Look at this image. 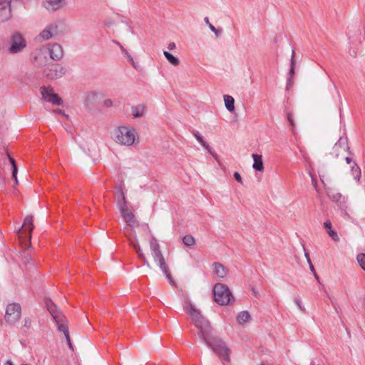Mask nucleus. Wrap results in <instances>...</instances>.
Wrapping results in <instances>:
<instances>
[{"label": "nucleus", "mask_w": 365, "mask_h": 365, "mask_svg": "<svg viewBox=\"0 0 365 365\" xmlns=\"http://www.w3.org/2000/svg\"><path fill=\"white\" fill-rule=\"evenodd\" d=\"M130 227L131 233L128 235L130 245L135 250L138 258L149 269L158 267L165 275L171 285L175 282L170 274L157 240L151 235L148 225H139L133 213L123 219Z\"/></svg>", "instance_id": "obj_1"}, {"label": "nucleus", "mask_w": 365, "mask_h": 365, "mask_svg": "<svg viewBox=\"0 0 365 365\" xmlns=\"http://www.w3.org/2000/svg\"><path fill=\"white\" fill-rule=\"evenodd\" d=\"M184 309L190 317L195 327L198 329L197 334L202 339L209 336L212 328L210 322L202 316L200 311L189 302L184 305Z\"/></svg>", "instance_id": "obj_2"}, {"label": "nucleus", "mask_w": 365, "mask_h": 365, "mask_svg": "<svg viewBox=\"0 0 365 365\" xmlns=\"http://www.w3.org/2000/svg\"><path fill=\"white\" fill-rule=\"evenodd\" d=\"M45 304L48 311L49 312V313L56 322L58 331L63 332L68 347L70 348V349L73 350V346L72 345L69 336L68 327L67 324V322L65 319V317L58 310L56 305L54 304L51 300L46 299L45 301Z\"/></svg>", "instance_id": "obj_3"}, {"label": "nucleus", "mask_w": 365, "mask_h": 365, "mask_svg": "<svg viewBox=\"0 0 365 365\" xmlns=\"http://www.w3.org/2000/svg\"><path fill=\"white\" fill-rule=\"evenodd\" d=\"M207 346L212 348V351L221 359L226 361H230V350L226 343L221 339L213 337L210 335L206 339H202Z\"/></svg>", "instance_id": "obj_4"}, {"label": "nucleus", "mask_w": 365, "mask_h": 365, "mask_svg": "<svg viewBox=\"0 0 365 365\" xmlns=\"http://www.w3.org/2000/svg\"><path fill=\"white\" fill-rule=\"evenodd\" d=\"M138 140L137 132L133 128L121 126L115 131V140L119 144L130 146Z\"/></svg>", "instance_id": "obj_5"}, {"label": "nucleus", "mask_w": 365, "mask_h": 365, "mask_svg": "<svg viewBox=\"0 0 365 365\" xmlns=\"http://www.w3.org/2000/svg\"><path fill=\"white\" fill-rule=\"evenodd\" d=\"M213 295L215 301L220 305H227L232 299L234 300V297L228 287L221 283H217L215 285Z\"/></svg>", "instance_id": "obj_6"}, {"label": "nucleus", "mask_w": 365, "mask_h": 365, "mask_svg": "<svg viewBox=\"0 0 365 365\" xmlns=\"http://www.w3.org/2000/svg\"><path fill=\"white\" fill-rule=\"evenodd\" d=\"M21 316V307L18 303L8 304L6 309L4 319L10 325L15 324Z\"/></svg>", "instance_id": "obj_7"}, {"label": "nucleus", "mask_w": 365, "mask_h": 365, "mask_svg": "<svg viewBox=\"0 0 365 365\" xmlns=\"http://www.w3.org/2000/svg\"><path fill=\"white\" fill-rule=\"evenodd\" d=\"M26 41L19 33H14L11 38V53H18L26 47Z\"/></svg>", "instance_id": "obj_8"}, {"label": "nucleus", "mask_w": 365, "mask_h": 365, "mask_svg": "<svg viewBox=\"0 0 365 365\" xmlns=\"http://www.w3.org/2000/svg\"><path fill=\"white\" fill-rule=\"evenodd\" d=\"M349 147L348 140L346 138H340L335 143L332 149V155L335 157L345 155L349 153Z\"/></svg>", "instance_id": "obj_9"}, {"label": "nucleus", "mask_w": 365, "mask_h": 365, "mask_svg": "<svg viewBox=\"0 0 365 365\" xmlns=\"http://www.w3.org/2000/svg\"><path fill=\"white\" fill-rule=\"evenodd\" d=\"M66 73V69L58 64H53L49 68L45 71L46 76L55 80L61 78Z\"/></svg>", "instance_id": "obj_10"}, {"label": "nucleus", "mask_w": 365, "mask_h": 365, "mask_svg": "<svg viewBox=\"0 0 365 365\" xmlns=\"http://www.w3.org/2000/svg\"><path fill=\"white\" fill-rule=\"evenodd\" d=\"M11 0H0V23L5 22L11 16L10 3Z\"/></svg>", "instance_id": "obj_11"}, {"label": "nucleus", "mask_w": 365, "mask_h": 365, "mask_svg": "<svg viewBox=\"0 0 365 365\" xmlns=\"http://www.w3.org/2000/svg\"><path fill=\"white\" fill-rule=\"evenodd\" d=\"M50 57L54 60H60L63 56V51L61 45L53 43L48 46Z\"/></svg>", "instance_id": "obj_12"}, {"label": "nucleus", "mask_w": 365, "mask_h": 365, "mask_svg": "<svg viewBox=\"0 0 365 365\" xmlns=\"http://www.w3.org/2000/svg\"><path fill=\"white\" fill-rule=\"evenodd\" d=\"M120 194L122 196V200H119L118 202V206L120 210V215L121 217L125 219V217H128L130 215H131L133 211L128 207L127 202L125 200V195L123 192V191H120Z\"/></svg>", "instance_id": "obj_13"}, {"label": "nucleus", "mask_w": 365, "mask_h": 365, "mask_svg": "<svg viewBox=\"0 0 365 365\" xmlns=\"http://www.w3.org/2000/svg\"><path fill=\"white\" fill-rule=\"evenodd\" d=\"M56 33V28L53 25H50L40 33L39 38L43 41H46L51 38Z\"/></svg>", "instance_id": "obj_14"}, {"label": "nucleus", "mask_w": 365, "mask_h": 365, "mask_svg": "<svg viewBox=\"0 0 365 365\" xmlns=\"http://www.w3.org/2000/svg\"><path fill=\"white\" fill-rule=\"evenodd\" d=\"M254 163L252 168L256 171L262 172L264 170V165L262 161V156L261 155L254 153L252 155Z\"/></svg>", "instance_id": "obj_15"}, {"label": "nucleus", "mask_w": 365, "mask_h": 365, "mask_svg": "<svg viewBox=\"0 0 365 365\" xmlns=\"http://www.w3.org/2000/svg\"><path fill=\"white\" fill-rule=\"evenodd\" d=\"M212 267L214 273L220 278L225 277L227 274L226 267L220 262H214Z\"/></svg>", "instance_id": "obj_16"}, {"label": "nucleus", "mask_w": 365, "mask_h": 365, "mask_svg": "<svg viewBox=\"0 0 365 365\" xmlns=\"http://www.w3.org/2000/svg\"><path fill=\"white\" fill-rule=\"evenodd\" d=\"M33 221H34V217L32 215H27L24 220V224L21 227H24V231H26V230H29V240H31V232L32 230H34V224H33Z\"/></svg>", "instance_id": "obj_17"}, {"label": "nucleus", "mask_w": 365, "mask_h": 365, "mask_svg": "<svg viewBox=\"0 0 365 365\" xmlns=\"http://www.w3.org/2000/svg\"><path fill=\"white\" fill-rule=\"evenodd\" d=\"M324 227L327 230V233L334 242L339 241L340 238L339 237V235L335 230H332L331 221L327 220L326 222H324Z\"/></svg>", "instance_id": "obj_18"}, {"label": "nucleus", "mask_w": 365, "mask_h": 365, "mask_svg": "<svg viewBox=\"0 0 365 365\" xmlns=\"http://www.w3.org/2000/svg\"><path fill=\"white\" fill-rule=\"evenodd\" d=\"M47 8L51 10H57L65 4V0H46Z\"/></svg>", "instance_id": "obj_19"}, {"label": "nucleus", "mask_w": 365, "mask_h": 365, "mask_svg": "<svg viewBox=\"0 0 365 365\" xmlns=\"http://www.w3.org/2000/svg\"><path fill=\"white\" fill-rule=\"evenodd\" d=\"M346 159V163L347 164H351V163H353V166H352V171H353V174L355 175V179L359 181V179H360V177H361V170L360 168L356 165V164L355 163H354L352 161V159L350 158V157H348L346 156L345 158Z\"/></svg>", "instance_id": "obj_20"}, {"label": "nucleus", "mask_w": 365, "mask_h": 365, "mask_svg": "<svg viewBox=\"0 0 365 365\" xmlns=\"http://www.w3.org/2000/svg\"><path fill=\"white\" fill-rule=\"evenodd\" d=\"M132 115L134 118H138L143 115L144 111H145V106L144 105H138L136 106H133L131 108Z\"/></svg>", "instance_id": "obj_21"}, {"label": "nucleus", "mask_w": 365, "mask_h": 365, "mask_svg": "<svg viewBox=\"0 0 365 365\" xmlns=\"http://www.w3.org/2000/svg\"><path fill=\"white\" fill-rule=\"evenodd\" d=\"M224 101L226 108L230 111L232 112L235 110V100L234 98L228 95L224 96Z\"/></svg>", "instance_id": "obj_22"}, {"label": "nucleus", "mask_w": 365, "mask_h": 365, "mask_svg": "<svg viewBox=\"0 0 365 365\" xmlns=\"http://www.w3.org/2000/svg\"><path fill=\"white\" fill-rule=\"evenodd\" d=\"M7 155H8L9 161L12 166V177L15 181V185H18L19 181L17 179V172H18L17 165L16 164L14 159L13 158H11L9 154H7Z\"/></svg>", "instance_id": "obj_23"}, {"label": "nucleus", "mask_w": 365, "mask_h": 365, "mask_svg": "<svg viewBox=\"0 0 365 365\" xmlns=\"http://www.w3.org/2000/svg\"><path fill=\"white\" fill-rule=\"evenodd\" d=\"M250 319V315L248 312L242 311L238 314L237 316V321L240 324H243L247 322Z\"/></svg>", "instance_id": "obj_24"}, {"label": "nucleus", "mask_w": 365, "mask_h": 365, "mask_svg": "<svg viewBox=\"0 0 365 365\" xmlns=\"http://www.w3.org/2000/svg\"><path fill=\"white\" fill-rule=\"evenodd\" d=\"M164 56L168 59V61L173 66H178L180 63L179 59L177 57H175L173 54L169 53L168 51L163 52Z\"/></svg>", "instance_id": "obj_25"}, {"label": "nucleus", "mask_w": 365, "mask_h": 365, "mask_svg": "<svg viewBox=\"0 0 365 365\" xmlns=\"http://www.w3.org/2000/svg\"><path fill=\"white\" fill-rule=\"evenodd\" d=\"M41 93L42 95V98L46 101L48 100V98H51L50 96H52V95L54 94L52 88L46 87L41 88Z\"/></svg>", "instance_id": "obj_26"}, {"label": "nucleus", "mask_w": 365, "mask_h": 365, "mask_svg": "<svg viewBox=\"0 0 365 365\" xmlns=\"http://www.w3.org/2000/svg\"><path fill=\"white\" fill-rule=\"evenodd\" d=\"M32 325V320L29 317H25L23 321V325L21 327V329L23 331H27Z\"/></svg>", "instance_id": "obj_27"}, {"label": "nucleus", "mask_w": 365, "mask_h": 365, "mask_svg": "<svg viewBox=\"0 0 365 365\" xmlns=\"http://www.w3.org/2000/svg\"><path fill=\"white\" fill-rule=\"evenodd\" d=\"M183 243L187 246H192L195 243V238L190 235H187L183 237Z\"/></svg>", "instance_id": "obj_28"}, {"label": "nucleus", "mask_w": 365, "mask_h": 365, "mask_svg": "<svg viewBox=\"0 0 365 365\" xmlns=\"http://www.w3.org/2000/svg\"><path fill=\"white\" fill-rule=\"evenodd\" d=\"M194 136L197 140L207 150H210V145L202 139L198 133H194Z\"/></svg>", "instance_id": "obj_29"}, {"label": "nucleus", "mask_w": 365, "mask_h": 365, "mask_svg": "<svg viewBox=\"0 0 365 365\" xmlns=\"http://www.w3.org/2000/svg\"><path fill=\"white\" fill-rule=\"evenodd\" d=\"M194 136L197 140L207 150H210V145L202 139L198 133H194Z\"/></svg>", "instance_id": "obj_30"}, {"label": "nucleus", "mask_w": 365, "mask_h": 365, "mask_svg": "<svg viewBox=\"0 0 365 365\" xmlns=\"http://www.w3.org/2000/svg\"><path fill=\"white\" fill-rule=\"evenodd\" d=\"M356 259L361 269H363L365 271V254H359L356 257Z\"/></svg>", "instance_id": "obj_31"}, {"label": "nucleus", "mask_w": 365, "mask_h": 365, "mask_svg": "<svg viewBox=\"0 0 365 365\" xmlns=\"http://www.w3.org/2000/svg\"><path fill=\"white\" fill-rule=\"evenodd\" d=\"M51 98H48V100L47 101L48 102H51L52 103L55 104V105H61V103H62V101L61 99L58 96L57 94L54 93L53 95H52V96H50Z\"/></svg>", "instance_id": "obj_32"}, {"label": "nucleus", "mask_w": 365, "mask_h": 365, "mask_svg": "<svg viewBox=\"0 0 365 365\" xmlns=\"http://www.w3.org/2000/svg\"><path fill=\"white\" fill-rule=\"evenodd\" d=\"M294 51H292V56L291 59V68H290V74L293 75L294 73V66H295V61H294Z\"/></svg>", "instance_id": "obj_33"}, {"label": "nucleus", "mask_w": 365, "mask_h": 365, "mask_svg": "<svg viewBox=\"0 0 365 365\" xmlns=\"http://www.w3.org/2000/svg\"><path fill=\"white\" fill-rule=\"evenodd\" d=\"M30 259H31L30 255L28 253H26V252H24V257L22 258L24 263H25V264L29 263Z\"/></svg>", "instance_id": "obj_34"}, {"label": "nucleus", "mask_w": 365, "mask_h": 365, "mask_svg": "<svg viewBox=\"0 0 365 365\" xmlns=\"http://www.w3.org/2000/svg\"><path fill=\"white\" fill-rule=\"evenodd\" d=\"M204 20H205V23L208 25V26L210 27V29L212 31H214L215 33H216V32H217V30H216L215 27L213 25H212V24H210V21H209V19H208L207 17H205Z\"/></svg>", "instance_id": "obj_35"}, {"label": "nucleus", "mask_w": 365, "mask_h": 365, "mask_svg": "<svg viewBox=\"0 0 365 365\" xmlns=\"http://www.w3.org/2000/svg\"><path fill=\"white\" fill-rule=\"evenodd\" d=\"M234 178L238 182H240V184H242V179L241 178V175H240L239 173L237 172H235L234 173Z\"/></svg>", "instance_id": "obj_36"}, {"label": "nucleus", "mask_w": 365, "mask_h": 365, "mask_svg": "<svg viewBox=\"0 0 365 365\" xmlns=\"http://www.w3.org/2000/svg\"><path fill=\"white\" fill-rule=\"evenodd\" d=\"M287 119H288L291 126L294 127V122L292 114L291 113H287Z\"/></svg>", "instance_id": "obj_37"}, {"label": "nucleus", "mask_w": 365, "mask_h": 365, "mask_svg": "<svg viewBox=\"0 0 365 365\" xmlns=\"http://www.w3.org/2000/svg\"><path fill=\"white\" fill-rule=\"evenodd\" d=\"M121 49H122V51H125V56L132 62L133 66H135V63L133 61V59L132 56L128 53V51H125L122 46H121Z\"/></svg>", "instance_id": "obj_38"}, {"label": "nucleus", "mask_w": 365, "mask_h": 365, "mask_svg": "<svg viewBox=\"0 0 365 365\" xmlns=\"http://www.w3.org/2000/svg\"><path fill=\"white\" fill-rule=\"evenodd\" d=\"M103 105H104V106H106L107 108L111 107L113 106V102L110 99H106L103 101Z\"/></svg>", "instance_id": "obj_39"}, {"label": "nucleus", "mask_w": 365, "mask_h": 365, "mask_svg": "<svg viewBox=\"0 0 365 365\" xmlns=\"http://www.w3.org/2000/svg\"><path fill=\"white\" fill-rule=\"evenodd\" d=\"M347 206L346 205H344V207H341V209L342 210V211L344 212V214L348 217H349V213L347 212L346 210H347Z\"/></svg>", "instance_id": "obj_40"}, {"label": "nucleus", "mask_w": 365, "mask_h": 365, "mask_svg": "<svg viewBox=\"0 0 365 365\" xmlns=\"http://www.w3.org/2000/svg\"><path fill=\"white\" fill-rule=\"evenodd\" d=\"M207 151L213 156V158H215V159L217 160V154L212 150L210 147V150H207Z\"/></svg>", "instance_id": "obj_41"}, {"label": "nucleus", "mask_w": 365, "mask_h": 365, "mask_svg": "<svg viewBox=\"0 0 365 365\" xmlns=\"http://www.w3.org/2000/svg\"><path fill=\"white\" fill-rule=\"evenodd\" d=\"M175 48V43L172 42V43H170L169 45H168V48L172 50V49H174Z\"/></svg>", "instance_id": "obj_42"}, {"label": "nucleus", "mask_w": 365, "mask_h": 365, "mask_svg": "<svg viewBox=\"0 0 365 365\" xmlns=\"http://www.w3.org/2000/svg\"><path fill=\"white\" fill-rule=\"evenodd\" d=\"M309 268H310V269H311V271H312V273L316 272H315V269H314V266H313V264H309Z\"/></svg>", "instance_id": "obj_43"}, {"label": "nucleus", "mask_w": 365, "mask_h": 365, "mask_svg": "<svg viewBox=\"0 0 365 365\" xmlns=\"http://www.w3.org/2000/svg\"><path fill=\"white\" fill-rule=\"evenodd\" d=\"M4 365H14L11 361H7L5 362Z\"/></svg>", "instance_id": "obj_44"}, {"label": "nucleus", "mask_w": 365, "mask_h": 365, "mask_svg": "<svg viewBox=\"0 0 365 365\" xmlns=\"http://www.w3.org/2000/svg\"><path fill=\"white\" fill-rule=\"evenodd\" d=\"M252 293H253V294H254L255 297H257V291H256L254 288L252 289Z\"/></svg>", "instance_id": "obj_45"}, {"label": "nucleus", "mask_w": 365, "mask_h": 365, "mask_svg": "<svg viewBox=\"0 0 365 365\" xmlns=\"http://www.w3.org/2000/svg\"><path fill=\"white\" fill-rule=\"evenodd\" d=\"M304 255H305V257H306L307 260L310 259L309 255L307 252H305Z\"/></svg>", "instance_id": "obj_46"}, {"label": "nucleus", "mask_w": 365, "mask_h": 365, "mask_svg": "<svg viewBox=\"0 0 365 365\" xmlns=\"http://www.w3.org/2000/svg\"><path fill=\"white\" fill-rule=\"evenodd\" d=\"M313 274L315 277L316 279L319 280V276L317 275V272L313 273Z\"/></svg>", "instance_id": "obj_47"}, {"label": "nucleus", "mask_w": 365, "mask_h": 365, "mask_svg": "<svg viewBox=\"0 0 365 365\" xmlns=\"http://www.w3.org/2000/svg\"><path fill=\"white\" fill-rule=\"evenodd\" d=\"M307 263L309 264V265L312 264V261H311V259H307Z\"/></svg>", "instance_id": "obj_48"}, {"label": "nucleus", "mask_w": 365, "mask_h": 365, "mask_svg": "<svg viewBox=\"0 0 365 365\" xmlns=\"http://www.w3.org/2000/svg\"><path fill=\"white\" fill-rule=\"evenodd\" d=\"M296 303L297 304V305L300 307V304H299V302H298V300H296Z\"/></svg>", "instance_id": "obj_49"}, {"label": "nucleus", "mask_w": 365, "mask_h": 365, "mask_svg": "<svg viewBox=\"0 0 365 365\" xmlns=\"http://www.w3.org/2000/svg\"><path fill=\"white\" fill-rule=\"evenodd\" d=\"M364 309H365V299H364Z\"/></svg>", "instance_id": "obj_50"}, {"label": "nucleus", "mask_w": 365, "mask_h": 365, "mask_svg": "<svg viewBox=\"0 0 365 365\" xmlns=\"http://www.w3.org/2000/svg\"><path fill=\"white\" fill-rule=\"evenodd\" d=\"M22 365H28L27 364H22Z\"/></svg>", "instance_id": "obj_51"}]
</instances>
